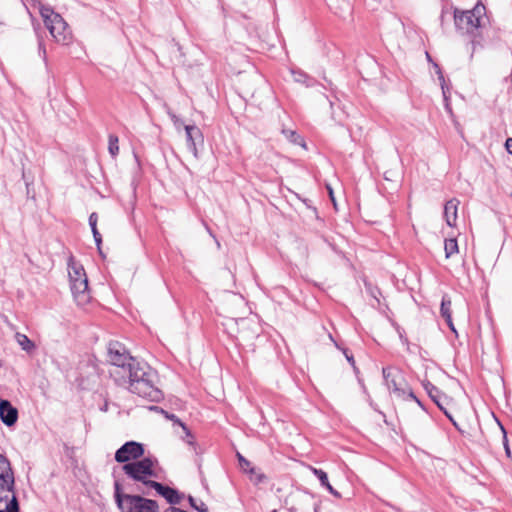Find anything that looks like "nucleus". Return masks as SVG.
Returning a JSON list of instances; mask_svg holds the SVG:
<instances>
[{
	"label": "nucleus",
	"mask_w": 512,
	"mask_h": 512,
	"mask_svg": "<svg viewBox=\"0 0 512 512\" xmlns=\"http://www.w3.org/2000/svg\"><path fill=\"white\" fill-rule=\"evenodd\" d=\"M122 377L123 380L116 381L119 386L128 387L131 392L150 401L158 402L162 399V391L156 386L157 373L148 364L137 360L130 362Z\"/></svg>",
	"instance_id": "f257e3e1"
},
{
	"label": "nucleus",
	"mask_w": 512,
	"mask_h": 512,
	"mask_svg": "<svg viewBox=\"0 0 512 512\" xmlns=\"http://www.w3.org/2000/svg\"><path fill=\"white\" fill-rule=\"evenodd\" d=\"M122 470L129 479L142 484L143 488H139V491L143 495H149L151 484L160 478L159 462L152 457L124 464Z\"/></svg>",
	"instance_id": "f03ea898"
},
{
	"label": "nucleus",
	"mask_w": 512,
	"mask_h": 512,
	"mask_svg": "<svg viewBox=\"0 0 512 512\" xmlns=\"http://www.w3.org/2000/svg\"><path fill=\"white\" fill-rule=\"evenodd\" d=\"M114 499L121 512H159V505L155 500L124 493L119 481L114 483Z\"/></svg>",
	"instance_id": "7ed1b4c3"
},
{
	"label": "nucleus",
	"mask_w": 512,
	"mask_h": 512,
	"mask_svg": "<svg viewBox=\"0 0 512 512\" xmlns=\"http://www.w3.org/2000/svg\"><path fill=\"white\" fill-rule=\"evenodd\" d=\"M68 276L73 297L78 305H85L90 301L88 279L82 265L71 257L68 261Z\"/></svg>",
	"instance_id": "20e7f679"
},
{
	"label": "nucleus",
	"mask_w": 512,
	"mask_h": 512,
	"mask_svg": "<svg viewBox=\"0 0 512 512\" xmlns=\"http://www.w3.org/2000/svg\"><path fill=\"white\" fill-rule=\"evenodd\" d=\"M108 361L112 368L109 373L110 376L116 382L117 380H123L122 375L126 373L127 368L130 366V362H135L125 346L120 342H110L108 345Z\"/></svg>",
	"instance_id": "39448f33"
},
{
	"label": "nucleus",
	"mask_w": 512,
	"mask_h": 512,
	"mask_svg": "<svg viewBox=\"0 0 512 512\" xmlns=\"http://www.w3.org/2000/svg\"><path fill=\"white\" fill-rule=\"evenodd\" d=\"M383 378L385 385L388 390L393 393L397 398L407 399L411 398L415 400L419 405L421 402L414 395L410 389L407 381L405 380L403 373L396 367H385L382 369Z\"/></svg>",
	"instance_id": "423d86ee"
},
{
	"label": "nucleus",
	"mask_w": 512,
	"mask_h": 512,
	"mask_svg": "<svg viewBox=\"0 0 512 512\" xmlns=\"http://www.w3.org/2000/svg\"><path fill=\"white\" fill-rule=\"evenodd\" d=\"M40 14L46 28L55 41L61 44H67L71 39V31L62 16L48 7H41Z\"/></svg>",
	"instance_id": "0eeeda50"
},
{
	"label": "nucleus",
	"mask_w": 512,
	"mask_h": 512,
	"mask_svg": "<svg viewBox=\"0 0 512 512\" xmlns=\"http://www.w3.org/2000/svg\"><path fill=\"white\" fill-rule=\"evenodd\" d=\"M145 453L143 444L136 441L124 443L115 453V461L118 463H130L143 458Z\"/></svg>",
	"instance_id": "6e6552de"
},
{
	"label": "nucleus",
	"mask_w": 512,
	"mask_h": 512,
	"mask_svg": "<svg viewBox=\"0 0 512 512\" xmlns=\"http://www.w3.org/2000/svg\"><path fill=\"white\" fill-rule=\"evenodd\" d=\"M0 512H19L14 485L0 484Z\"/></svg>",
	"instance_id": "1a4fd4ad"
},
{
	"label": "nucleus",
	"mask_w": 512,
	"mask_h": 512,
	"mask_svg": "<svg viewBox=\"0 0 512 512\" xmlns=\"http://www.w3.org/2000/svg\"><path fill=\"white\" fill-rule=\"evenodd\" d=\"M186 145L193 156L198 159V145H203L204 137L202 131L196 125H185Z\"/></svg>",
	"instance_id": "9d476101"
},
{
	"label": "nucleus",
	"mask_w": 512,
	"mask_h": 512,
	"mask_svg": "<svg viewBox=\"0 0 512 512\" xmlns=\"http://www.w3.org/2000/svg\"><path fill=\"white\" fill-rule=\"evenodd\" d=\"M454 19L456 27L466 33L473 32L474 29L480 26L479 17L473 11L455 13Z\"/></svg>",
	"instance_id": "9b49d317"
},
{
	"label": "nucleus",
	"mask_w": 512,
	"mask_h": 512,
	"mask_svg": "<svg viewBox=\"0 0 512 512\" xmlns=\"http://www.w3.org/2000/svg\"><path fill=\"white\" fill-rule=\"evenodd\" d=\"M150 489H154L159 495L167 500L171 505L179 504L182 496L177 490L169 486H165L157 481L151 484Z\"/></svg>",
	"instance_id": "f8f14e48"
},
{
	"label": "nucleus",
	"mask_w": 512,
	"mask_h": 512,
	"mask_svg": "<svg viewBox=\"0 0 512 512\" xmlns=\"http://www.w3.org/2000/svg\"><path fill=\"white\" fill-rule=\"evenodd\" d=\"M0 419L7 426H12L18 419V411L8 400L0 401Z\"/></svg>",
	"instance_id": "ddd939ff"
},
{
	"label": "nucleus",
	"mask_w": 512,
	"mask_h": 512,
	"mask_svg": "<svg viewBox=\"0 0 512 512\" xmlns=\"http://www.w3.org/2000/svg\"><path fill=\"white\" fill-rule=\"evenodd\" d=\"M425 389L428 392L430 398L436 403V405L444 412V414L449 418V420L453 423L455 427H457L456 421L453 419L452 415L447 411L444 404L446 398L443 397L439 390L432 385L431 383L425 384Z\"/></svg>",
	"instance_id": "4468645a"
},
{
	"label": "nucleus",
	"mask_w": 512,
	"mask_h": 512,
	"mask_svg": "<svg viewBox=\"0 0 512 512\" xmlns=\"http://www.w3.org/2000/svg\"><path fill=\"white\" fill-rule=\"evenodd\" d=\"M0 484L14 485V474L8 459L0 454Z\"/></svg>",
	"instance_id": "2eb2a0df"
},
{
	"label": "nucleus",
	"mask_w": 512,
	"mask_h": 512,
	"mask_svg": "<svg viewBox=\"0 0 512 512\" xmlns=\"http://www.w3.org/2000/svg\"><path fill=\"white\" fill-rule=\"evenodd\" d=\"M460 201L456 198L450 199L444 206V217L448 226L453 227L456 224L457 210Z\"/></svg>",
	"instance_id": "dca6fc26"
},
{
	"label": "nucleus",
	"mask_w": 512,
	"mask_h": 512,
	"mask_svg": "<svg viewBox=\"0 0 512 512\" xmlns=\"http://www.w3.org/2000/svg\"><path fill=\"white\" fill-rule=\"evenodd\" d=\"M440 313H441V316L445 319V321H446L447 325L449 326V328L451 329V331H453L455 334H457V331L455 329V326L452 321V316H451V300L447 295H444L442 297Z\"/></svg>",
	"instance_id": "f3484780"
},
{
	"label": "nucleus",
	"mask_w": 512,
	"mask_h": 512,
	"mask_svg": "<svg viewBox=\"0 0 512 512\" xmlns=\"http://www.w3.org/2000/svg\"><path fill=\"white\" fill-rule=\"evenodd\" d=\"M330 7L334 9V13L344 17L350 11V3L347 0H329Z\"/></svg>",
	"instance_id": "a211bd4d"
},
{
	"label": "nucleus",
	"mask_w": 512,
	"mask_h": 512,
	"mask_svg": "<svg viewBox=\"0 0 512 512\" xmlns=\"http://www.w3.org/2000/svg\"><path fill=\"white\" fill-rule=\"evenodd\" d=\"M97 220H98L97 214L95 212L91 213L90 216H89V225L91 227V230H92V233H93V237H94V240H95L96 245L98 247L99 253L102 255V251H101V248H100V245L102 243V238H101L100 233L97 230Z\"/></svg>",
	"instance_id": "6ab92c4d"
},
{
	"label": "nucleus",
	"mask_w": 512,
	"mask_h": 512,
	"mask_svg": "<svg viewBox=\"0 0 512 512\" xmlns=\"http://www.w3.org/2000/svg\"><path fill=\"white\" fill-rule=\"evenodd\" d=\"M444 250L446 258H450L452 255L458 253V243L454 238L445 240Z\"/></svg>",
	"instance_id": "aec40b11"
},
{
	"label": "nucleus",
	"mask_w": 512,
	"mask_h": 512,
	"mask_svg": "<svg viewBox=\"0 0 512 512\" xmlns=\"http://www.w3.org/2000/svg\"><path fill=\"white\" fill-rule=\"evenodd\" d=\"M16 337L23 350L30 351L34 347L33 342L26 335L18 333Z\"/></svg>",
	"instance_id": "412c9836"
},
{
	"label": "nucleus",
	"mask_w": 512,
	"mask_h": 512,
	"mask_svg": "<svg viewBox=\"0 0 512 512\" xmlns=\"http://www.w3.org/2000/svg\"><path fill=\"white\" fill-rule=\"evenodd\" d=\"M119 139L116 135L109 136L108 150L112 157H115L119 152Z\"/></svg>",
	"instance_id": "4be33fe9"
},
{
	"label": "nucleus",
	"mask_w": 512,
	"mask_h": 512,
	"mask_svg": "<svg viewBox=\"0 0 512 512\" xmlns=\"http://www.w3.org/2000/svg\"><path fill=\"white\" fill-rule=\"evenodd\" d=\"M311 471L319 479L322 486L328 485L329 480L326 472L317 468H311Z\"/></svg>",
	"instance_id": "5701e85b"
},
{
	"label": "nucleus",
	"mask_w": 512,
	"mask_h": 512,
	"mask_svg": "<svg viewBox=\"0 0 512 512\" xmlns=\"http://www.w3.org/2000/svg\"><path fill=\"white\" fill-rule=\"evenodd\" d=\"M238 456V460H239V465H240V468L244 471V472H250L251 474H254L255 471H254V468L251 467V464L248 460H246L241 454H237Z\"/></svg>",
	"instance_id": "b1692460"
},
{
	"label": "nucleus",
	"mask_w": 512,
	"mask_h": 512,
	"mask_svg": "<svg viewBox=\"0 0 512 512\" xmlns=\"http://www.w3.org/2000/svg\"><path fill=\"white\" fill-rule=\"evenodd\" d=\"M283 133L294 144H299V145L304 146V144L302 143V141H303L302 138L299 135H297L296 132L291 131V130H283Z\"/></svg>",
	"instance_id": "393cba45"
},
{
	"label": "nucleus",
	"mask_w": 512,
	"mask_h": 512,
	"mask_svg": "<svg viewBox=\"0 0 512 512\" xmlns=\"http://www.w3.org/2000/svg\"><path fill=\"white\" fill-rule=\"evenodd\" d=\"M189 503L194 509H196L199 512H208V507L206 506V504L202 501H200V503L198 504L192 496H189Z\"/></svg>",
	"instance_id": "a878e982"
},
{
	"label": "nucleus",
	"mask_w": 512,
	"mask_h": 512,
	"mask_svg": "<svg viewBox=\"0 0 512 512\" xmlns=\"http://www.w3.org/2000/svg\"><path fill=\"white\" fill-rule=\"evenodd\" d=\"M294 81L299 83H306L308 76L302 71L291 70Z\"/></svg>",
	"instance_id": "bb28decb"
},
{
	"label": "nucleus",
	"mask_w": 512,
	"mask_h": 512,
	"mask_svg": "<svg viewBox=\"0 0 512 512\" xmlns=\"http://www.w3.org/2000/svg\"><path fill=\"white\" fill-rule=\"evenodd\" d=\"M168 115L170 116V119L172 120L176 129H180L183 126L182 120L177 115H175L173 112L168 111Z\"/></svg>",
	"instance_id": "cd10ccee"
},
{
	"label": "nucleus",
	"mask_w": 512,
	"mask_h": 512,
	"mask_svg": "<svg viewBox=\"0 0 512 512\" xmlns=\"http://www.w3.org/2000/svg\"><path fill=\"white\" fill-rule=\"evenodd\" d=\"M166 417L169 418V419H172V420H175L177 423H179V425L183 428V430L185 431L187 437H190L192 438V436L190 435V432L188 431L187 427L182 423L180 422L178 419H176V417L174 415H169L168 413H165Z\"/></svg>",
	"instance_id": "c85d7f7f"
},
{
	"label": "nucleus",
	"mask_w": 512,
	"mask_h": 512,
	"mask_svg": "<svg viewBox=\"0 0 512 512\" xmlns=\"http://www.w3.org/2000/svg\"><path fill=\"white\" fill-rule=\"evenodd\" d=\"M477 17H479V23L481 22V15L485 11V7L483 5L477 4L472 10Z\"/></svg>",
	"instance_id": "c756f323"
},
{
	"label": "nucleus",
	"mask_w": 512,
	"mask_h": 512,
	"mask_svg": "<svg viewBox=\"0 0 512 512\" xmlns=\"http://www.w3.org/2000/svg\"><path fill=\"white\" fill-rule=\"evenodd\" d=\"M434 67H435V69H436V73H437V74H438V76H439V80H440V82H441V88H442V90H443V94L445 95V90H444V83H445V79H444V76H443V74H442V72H441L440 67H439L437 64H434Z\"/></svg>",
	"instance_id": "7c9ffc66"
},
{
	"label": "nucleus",
	"mask_w": 512,
	"mask_h": 512,
	"mask_svg": "<svg viewBox=\"0 0 512 512\" xmlns=\"http://www.w3.org/2000/svg\"><path fill=\"white\" fill-rule=\"evenodd\" d=\"M502 431H503V445H504V448H505V452H506V455L508 457H510L511 455V452H510V448H509V445H508V439H507V436H506V432L504 430L503 427H501Z\"/></svg>",
	"instance_id": "2f4dec72"
},
{
	"label": "nucleus",
	"mask_w": 512,
	"mask_h": 512,
	"mask_svg": "<svg viewBox=\"0 0 512 512\" xmlns=\"http://www.w3.org/2000/svg\"><path fill=\"white\" fill-rule=\"evenodd\" d=\"M332 495H334L335 497H341L340 493L338 491H336L331 485L330 483H328V485H325L324 486Z\"/></svg>",
	"instance_id": "473e14b6"
},
{
	"label": "nucleus",
	"mask_w": 512,
	"mask_h": 512,
	"mask_svg": "<svg viewBox=\"0 0 512 512\" xmlns=\"http://www.w3.org/2000/svg\"><path fill=\"white\" fill-rule=\"evenodd\" d=\"M505 148L509 154H512V138H508L505 142Z\"/></svg>",
	"instance_id": "72a5a7b5"
},
{
	"label": "nucleus",
	"mask_w": 512,
	"mask_h": 512,
	"mask_svg": "<svg viewBox=\"0 0 512 512\" xmlns=\"http://www.w3.org/2000/svg\"><path fill=\"white\" fill-rule=\"evenodd\" d=\"M165 512H187V511L177 508V507H174V506H170L165 510Z\"/></svg>",
	"instance_id": "f704fd0d"
},
{
	"label": "nucleus",
	"mask_w": 512,
	"mask_h": 512,
	"mask_svg": "<svg viewBox=\"0 0 512 512\" xmlns=\"http://www.w3.org/2000/svg\"><path fill=\"white\" fill-rule=\"evenodd\" d=\"M327 190L329 192V196L331 198V201L333 202L334 206L336 207V202H335V198H334V194H333V190L332 188L330 187V185H327Z\"/></svg>",
	"instance_id": "c9c22d12"
},
{
	"label": "nucleus",
	"mask_w": 512,
	"mask_h": 512,
	"mask_svg": "<svg viewBox=\"0 0 512 512\" xmlns=\"http://www.w3.org/2000/svg\"><path fill=\"white\" fill-rule=\"evenodd\" d=\"M39 53L42 54L44 59L46 58V49L41 42L39 43Z\"/></svg>",
	"instance_id": "e433bc0d"
},
{
	"label": "nucleus",
	"mask_w": 512,
	"mask_h": 512,
	"mask_svg": "<svg viewBox=\"0 0 512 512\" xmlns=\"http://www.w3.org/2000/svg\"><path fill=\"white\" fill-rule=\"evenodd\" d=\"M24 6L29 10L30 5H34L35 0H21Z\"/></svg>",
	"instance_id": "4c0bfd02"
},
{
	"label": "nucleus",
	"mask_w": 512,
	"mask_h": 512,
	"mask_svg": "<svg viewBox=\"0 0 512 512\" xmlns=\"http://www.w3.org/2000/svg\"><path fill=\"white\" fill-rule=\"evenodd\" d=\"M345 353V356H346V359L348 360V362L353 366L355 367V361L353 359V356L352 355H348L346 352Z\"/></svg>",
	"instance_id": "58836bf2"
},
{
	"label": "nucleus",
	"mask_w": 512,
	"mask_h": 512,
	"mask_svg": "<svg viewBox=\"0 0 512 512\" xmlns=\"http://www.w3.org/2000/svg\"><path fill=\"white\" fill-rule=\"evenodd\" d=\"M262 478L263 476L261 474H256L255 478H252V480L255 481L256 483H259L262 481Z\"/></svg>",
	"instance_id": "ea45409f"
},
{
	"label": "nucleus",
	"mask_w": 512,
	"mask_h": 512,
	"mask_svg": "<svg viewBox=\"0 0 512 512\" xmlns=\"http://www.w3.org/2000/svg\"><path fill=\"white\" fill-rule=\"evenodd\" d=\"M426 56H427V59H428L429 61H431V57H430V55H429L428 53H426Z\"/></svg>",
	"instance_id": "a19ab883"
},
{
	"label": "nucleus",
	"mask_w": 512,
	"mask_h": 512,
	"mask_svg": "<svg viewBox=\"0 0 512 512\" xmlns=\"http://www.w3.org/2000/svg\"><path fill=\"white\" fill-rule=\"evenodd\" d=\"M187 442H188L190 445H192V444H193V441H192V440H188Z\"/></svg>",
	"instance_id": "79ce46f5"
}]
</instances>
